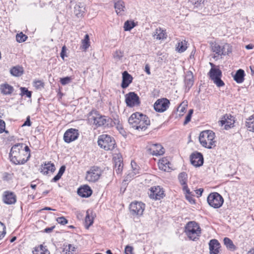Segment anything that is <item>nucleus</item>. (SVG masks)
I'll use <instances>...</instances> for the list:
<instances>
[{"instance_id": "obj_1", "label": "nucleus", "mask_w": 254, "mask_h": 254, "mask_svg": "<svg viewBox=\"0 0 254 254\" xmlns=\"http://www.w3.org/2000/svg\"><path fill=\"white\" fill-rule=\"evenodd\" d=\"M199 140L201 145L205 148L212 149L216 146L215 133L210 130H205L200 132Z\"/></svg>"}, {"instance_id": "obj_2", "label": "nucleus", "mask_w": 254, "mask_h": 254, "mask_svg": "<svg viewBox=\"0 0 254 254\" xmlns=\"http://www.w3.org/2000/svg\"><path fill=\"white\" fill-rule=\"evenodd\" d=\"M185 232L190 240L196 241L201 233V229L196 222L190 221L185 226Z\"/></svg>"}, {"instance_id": "obj_3", "label": "nucleus", "mask_w": 254, "mask_h": 254, "mask_svg": "<svg viewBox=\"0 0 254 254\" xmlns=\"http://www.w3.org/2000/svg\"><path fill=\"white\" fill-rule=\"evenodd\" d=\"M98 145L105 150H112L116 145L114 138L109 135L103 134L100 135L98 139Z\"/></svg>"}, {"instance_id": "obj_4", "label": "nucleus", "mask_w": 254, "mask_h": 254, "mask_svg": "<svg viewBox=\"0 0 254 254\" xmlns=\"http://www.w3.org/2000/svg\"><path fill=\"white\" fill-rule=\"evenodd\" d=\"M89 120L97 127L106 125L107 122L105 116L101 115L95 110H93L90 112Z\"/></svg>"}, {"instance_id": "obj_5", "label": "nucleus", "mask_w": 254, "mask_h": 254, "mask_svg": "<svg viewBox=\"0 0 254 254\" xmlns=\"http://www.w3.org/2000/svg\"><path fill=\"white\" fill-rule=\"evenodd\" d=\"M207 202L211 207L218 208L222 205L224 199L219 193L215 192L209 194L207 197Z\"/></svg>"}, {"instance_id": "obj_6", "label": "nucleus", "mask_w": 254, "mask_h": 254, "mask_svg": "<svg viewBox=\"0 0 254 254\" xmlns=\"http://www.w3.org/2000/svg\"><path fill=\"white\" fill-rule=\"evenodd\" d=\"M208 75L211 80L217 85L220 87L224 85V82L221 80L222 71L218 68L211 67L208 72Z\"/></svg>"}, {"instance_id": "obj_7", "label": "nucleus", "mask_w": 254, "mask_h": 254, "mask_svg": "<svg viewBox=\"0 0 254 254\" xmlns=\"http://www.w3.org/2000/svg\"><path fill=\"white\" fill-rule=\"evenodd\" d=\"M101 175V169L97 166L92 167L86 173V180L89 182H95Z\"/></svg>"}, {"instance_id": "obj_8", "label": "nucleus", "mask_w": 254, "mask_h": 254, "mask_svg": "<svg viewBox=\"0 0 254 254\" xmlns=\"http://www.w3.org/2000/svg\"><path fill=\"white\" fill-rule=\"evenodd\" d=\"M125 102L129 107L139 106L140 104L139 96L134 92H130L125 95Z\"/></svg>"}, {"instance_id": "obj_9", "label": "nucleus", "mask_w": 254, "mask_h": 254, "mask_svg": "<svg viewBox=\"0 0 254 254\" xmlns=\"http://www.w3.org/2000/svg\"><path fill=\"white\" fill-rule=\"evenodd\" d=\"M170 104L169 100L167 98L158 99L154 104V109L156 112L162 113L167 110Z\"/></svg>"}, {"instance_id": "obj_10", "label": "nucleus", "mask_w": 254, "mask_h": 254, "mask_svg": "<svg viewBox=\"0 0 254 254\" xmlns=\"http://www.w3.org/2000/svg\"><path fill=\"white\" fill-rule=\"evenodd\" d=\"M211 47V50L218 55H226L231 52V50H229L230 47L229 45L227 44L221 47L216 43H212Z\"/></svg>"}, {"instance_id": "obj_11", "label": "nucleus", "mask_w": 254, "mask_h": 254, "mask_svg": "<svg viewBox=\"0 0 254 254\" xmlns=\"http://www.w3.org/2000/svg\"><path fill=\"white\" fill-rule=\"evenodd\" d=\"M148 194L151 198L160 200L164 196V191L160 186H155L151 188Z\"/></svg>"}, {"instance_id": "obj_12", "label": "nucleus", "mask_w": 254, "mask_h": 254, "mask_svg": "<svg viewBox=\"0 0 254 254\" xmlns=\"http://www.w3.org/2000/svg\"><path fill=\"white\" fill-rule=\"evenodd\" d=\"M145 208V204L141 202H132L129 209L132 215H141Z\"/></svg>"}, {"instance_id": "obj_13", "label": "nucleus", "mask_w": 254, "mask_h": 254, "mask_svg": "<svg viewBox=\"0 0 254 254\" xmlns=\"http://www.w3.org/2000/svg\"><path fill=\"white\" fill-rule=\"evenodd\" d=\"M25 151L21 150L18 155H13L12 156H9L11 161L15 164H24L28 160V158L26 157V154H25Z\"/></svg>"}, {"instance_id": "obj_14", "label": "nucleus", "mask_w": 254, "mask_h": 254, "mask_svg": "<svg viewBox=\"0 0 254 254\" xmlns=\"http://www.w3.org/2000/svg\"><path fill=\"white\" fill-rule=\"evenodd\" d=\"M78 130L74 128L67 129L64 134V139L66 143L76 140L78 137Z\"/></svg>"}, {"instance_id": "obj_15", "label": "nucleus", "mask_w": 254, "mask_h": 254, "mask_svg": "<svg viewBox=\"0 0 254 254\" xmlns=\"http://www.w3.org/2000/svg\"><path fill=\"white\" fill-rule=\"evenodd\" d=\"M191 164L195 167H200L203 164V157L201 153L193 152L190 156Z\"/></svg>"}, {"instance_id": "obj_16", "label": "nucleus", "mask_w": 254, "mask_h": 254, "mask_svg": "<svg viewBox=\"0 0 254 254\" xmlns=\"http://www.w3.org/2000/svg\"><path fill=\"white\" fill-rule=\"evenodd\" d=\"M141 115V113L136 112L131 115L128 120V123L131 127L136 129V127H137V125L139 123Z\"/></svg>"}, {"instance_id": "obj_17", "label": "nucleus", "mask_w": 254, "mask_h": 254, "mask_svg": "<svg viewBox=\"0 0 254 254\" xmlns=\"http://www.w3.org/2000/svg\"><path fill=\"white\" fill-rule=\"evenodd\" d=\"M178 179L181 185L183 186V190L187 193L190 194L191 192L188 187L187 182L188 180V175L185 172H182L178 176Z\"/></svg>"}, {"instance_id": "obj_18", "label": "nucleus", "mask_w": 254, "mask_h": 254, "mask_svg": "<svg viewBox=\"0 0 254 254\" xmlns=\"http://www.w3.org/2000/svg\"><path fill=\"white\" fill-rule=\"evenodd\" d=\"M148 150L153 155L159 156L163 155L165 152V150L162 145L160 144H152Z\"/></svg>"}, {"instance_id": "obj_19", "label": "nucleus", "mask_w": 254, "mask_h": 254, "mask_svg": "<svg viewBox=\"0 0 254 254\" xmlns=\"http://www.w3.org/2000/svg\"><path fill=\"white\" fill-rule=\"evenodd\" d=\"M150 125V120L147 116L145 115L142 114L141 118H140L139 123L137 125V127L136 129L141 131L145 130L148 126Z\"/></svg>"}, {"instance_id": "obj_20", "label": "nucleus", "mask_w": 254, "mask_h": 254, "mask_svg": "<svg viewBox=\"0 0 254 254\" xmlns=\"http://www.w3.org/2000/svg\"><path fill=\"white\" fill-rule=\"evenodd\" d=\"M2 200L5 204H14L16 201V195L12 192L5 191L3 195Z\"/></svg>"}, {"instance_id": "obj_21", "label": "nucleus", "mask_w": 254, "mask_h": 254, "mask_svg": "<svg viewBox=\"0 0 254 254\" xmlns=\"http://www.w3.org/2000/svg\"><path fill=\"white\" fill-rule=\"evenodd\" d=\"M209 249L210 254H218L219 253V249L220 244L216 239H212L209 243Z\"/></svg>"}, {"instance_id": "obj_22", "label": "nucleus", "mask_w": 254, "mask_h": 254, "mask_svg": "<svg viewBox=\"0 0 254 254\" xmlns=\"http://www.w3.org/2000/svg\"><path fill=\"white\" fill-rule=\"evenodd\" d=\"M77 193L82 197H88L92 194V190L88 185H84L78 189Z\"/></svg>"}, {"instance_id": "obj_23", "label": "nucleus", "mask_w": 254, "mask_h": 254, "mask_svg": "<svg viewBox=\"0 0 254 254\" xmlns=\"http://www.w3.org/2000/svg\"><path fill=\"white\" fill-rule=\"evenodd\" d=\"M132 76L127 71H124L123 72V79L121 87L124 89L127 88L129 84L132 82Z\"/></svg>"}, {"instance_id": "obj_24", "label": "nucleus", "mask_w": 254, "mask_h": 254, "mask_svg": "<svg viewBox=\"0 0 254 254\" xmlns=\"http://www.w3.org/2000/svg\"><path fill=\"white\" fill-rule=\"evenodd\" d=\"M114 7L117 14L122 15L125 11V3L122 0H114Z\"/></svg>"}, {"instance_id": "obj_25", "label": "nucleus", "mask_w": 254, "mask_h": 254, "mask_svg": "<svg viewBox=\"0 0 254 254\" xmlns=\"http://www.w3.org/2000/svg\"><path fill=\"white\" fill-rule=\"evenodd\" d=\"M56 169L55 166L53 163L48 162L44 165H42L40 168V172L44 175H47L49 171L53 173Z\"/></svg>"}, {"instance_id": "obj_26", "label": "nucleus", "mask_w": 254, "mask_h": 254, "mask_svg": "<svg viewBox=\"0 0 254 254\" xmlns=\"http://www.w3.org/2000/svg\"><path fill=\"white\" fill-rule=\"evenodd\" d=\"M114 161L115 163L114 171L117 174H121L123 168V163L122 158L119 157L117 158L114 157Z\"/></svg>"}, {"instance_id": "obj_27", "label": "nucleus", "mask_w": 254, "mask_h": 254, "mask_svg": "<svg viewBox=\"0 0 254 254\" xmlns=\"http://www.w3.org/2000/svg\"><path fill=\"white\" fill-rule=\"evenodd\" d=\"M85 10V7L84 4L78 3L76 4L74 7V13L78 17L82 16Z\"/></svg>"}, {"instance_id": "obj_28", "label": "nucleus", "mask_w": 254, "mask_h": 254, "mask_svg": "<svg viewBox=\"0 0 254 254\" xmlns=\"http://www.w3.org/2000/svg\"><path fill=\"white\" fill-rule=\"evenodd\" d=\"M1 93L3 95L11 94L13 90V87L7 83L2 84L0 85Z\"/></svg>"}, {"instance_id": "obj_29", "label": "nucleus", "mask_w": 254, "mask_h": 254, "mask_svg": "<svg viewBox=\"0 0 254 254\" xmlns=\"http://www.w3.org/2000/svg\"><path fill=\"white\" fill-rule=\"evenodd\" d=\"M171 164L170 162L166 158H163L160 160L158 166L160 169L164 171H168L170 169L169 165Z\"/></svg>"}, {"instance_id": "obj_30", "label": "nucleus", "mask_w": 254, "mask_h": 254, "mask_svg": "<svg viewBox=\"0 0 254 254\" xmlns=\"http://www.w3.org/2000/svg\"><path fill=\"white\" fill-rule=\"evenodd\" d=\"M24 144L23 143H17L14 145L11 148L9 153V156L13 155H18V153L23 150V148Z\"/></svg>"}, {"instance_id": "obj_31", "label": "nucleus", "mask_w": 254, "mask_h": 254, "mask_svg": "<svg viewBox=\"0 0 254 254\" xmlns=\"http://www.w3.org/2000/svg\"><path fill=\"white\" fill-rule=\"evenodd\" d=\"M153 36L156 37V38L158 40H163L167 38V34L165 30L161 28H157Z\"/></svg>"}, {"instance_id": "obj_32", "label": "nucleus", "mask_w": 254, "mask_h": 254, "mask_svg": "<svg viewBox=\"0 0 254 254\" xmlns=\"http://www.w3.org/2000/svg\"><path fill=\"white\" fill-rule=\"evenodd\" d=\"M245 72L242 69L238 70L234 76V79L238 83L243 82L244 80Z\"/></svg>"}, {"instance_id": "obj_33", "label": "nucleus", "mask_w": 254, "mask_h": 254, "mask_svg": "<svg viewBox=\"0 0 254 254\" xmlns=\"http://www.w3.org/2000/svg\"><path fill=\"white\" fill-rule=\"evenodd\" d=\"M76 251V248L71 244L64 246L63 250V254H74Z\"/></svg>"}, {"instance_id": "obj_34", "label": "nucleus", "mask_w": 254, "mask_h": 254, "mask_svg": "<svg viewBox=\"0 0 254 254\" xmlns=\"http://www.w3.org/2000/svg\"><path fill=\"white\" fill-rule=\"evenodd\" d=\"M33 254H50V252L41 245L38 247H35L33 251Z\"/></svg>"}, {"instance_id": "obj_35", "label": "nucleus", "mask_w": 254, "mask_h": 254, "mask_svg": "<svg viewBox=\"0 0 254 254\" xmlns=\"http://www.w3.org/2000/svg\"><path fill=\"white\" fill-rule=\"evenodd\" d=\"M187 42L186 40L180 41L176 45V51L179 53L184 52L187 48Z\"/></svg>"}, {"instance_id": "obj_36", "label": "nucleus", "mask_w": 254, "mask_h": 254, "mask_svg": "<svg viewBox=\"0 0 254 254\" xmlns=\"http://www.w3.org/2000/svg\"><path fill=\"white\" fill-rule=\"evenodd\" d=\"M246 125L249 131L254 132V115L247 119Z\"/></svg>"}, {"instance_id": "obj_37", "label": "nucleus", "mask_w": 254, "mask_h": 254, "mask_svg": "<svg viewBox=\"0 0 254 254\" xmlns=\"http://www.w3.org/2000/svg\"><path fill=\"white\" fill-rule=\"evenodd\" d=\"M10 73L15 76H19L23 73L22 68L19 66H15L10 69Z\"/></svg>"}, {"instance_id": "obj_38", "label": "nucleus", "mask_w": 254, "mask_h": 254, "mask_svg": "<svg viewBox=\"0 0 254 254\" xmlns=\"http://www.w3.org/2000/svg\"><path fill=\"white\" fill-rule=\"evenodd\" d=\"M224 243L226 246L227 249L233 251L235 249V246H234L232 241L228 238H225L224 239Z\"/></svg>"}, {"instance_id": "obj_39", "label": "nucleus", "mask_w": 254, "mask_h": 254, "mask_svg": "<svg viewBox=\"0 0 254 254\" xmlns=\"http://www.w3.org/2000/svg\"><path fill=\"white\" fill-rule=\"evenodd\" d=\"M89 37L88 34H86L84 39L82 40V49L86 50L90 46Z\"/></svg>"}, {"instance_id": "obj_40", "label": "nucleus", "mask_w": 254, "mask_h": 254, "mask_svg": "<svg viewBox=\"0 0 254 254\" xmlns=\"http://www.w3.org/2000/svg\"><path fill=\"white\" fill-rule=\"evenodd\" d=\"M85 222L87 228H88L90 226L93 222V217L90 216L89 210L86 211Z\"/></svg>"}, {"instance_id": "obj_41", "label": "nucleus", "mask_w": 254, "mask_h": 254, "mask_svg": "<svg viewBox=\"0 0 254 254\" xmlns=\"http://www.w3.org/2000/svg\"><path fill=\"white\" fill-rule=\"evenodd\" d=\"M204 0H190L189 3L194 7H202Z\"/></svg>"}, {"instance_id": "obj_42", "label": "nucleus", "mask_w": 254, "mask_h": 254, "mask_svg": "<svg viewBox=\"0 0 254 254\" xmlns=\"http://www.w3.org/2000/svg\"><path fill=\"white\" fill-rule=\"evenodd\" d=\"M135 25L134 22L127 21L125 22L124 24V30L125 31H130L131 29H132L134 27H135Z\"/></svg>"}, {"instance_id": "obj_43", "label": "nucleus", "mask_w": 254, "mask_h": 254, "mask_svg": "<svg viewBox=\"0 0 254 254\" xmlns=\"http://www.w3.org/2000/svg\"><path fill=\"white\" fill-rule=\"evenodd\" d=\"M27 38V36L25 34L21 32L19 34H17L16 36V39L17 42L21 43L25 41Z\"/></svg>"}, {"instance_id": "obj_44", "label": "nucleus", "mask_w": 254, "mask_h": 254, "mask_svg": "<svg viewBox=\"0 0 254 254\" xmlns=\"http://www.w3.org/2000/svg\"><path fill=\"white\" fill-rule=\"evenodd\" d=\"M21 96L26 95L28 98H31L32 96V92L29 91L26 87H21Z\"/></svg>"}, {"instance_id": "obj_45", "label": "nucleus", "mask_w": 254, "mask_h": 254, "mask_svg": "<svg viewBox=\"0 0 254 254\" xmlns=\"http://www.w3.org/2000/svg\"><path fill=\"white\" fill-rule=\"evenodd\" d=\"M34 86L37 89H41L44 87V83L42 80H36L34 81L33 82Z\"/></svg>"}, {"instance_id": "obj_46", "label": "nucleus", "mask_w": 254, "mask_h": 254, "mask_svg": "<svg viewBox=\"0 0 254 254\" xmlns=\"http://www.w3.org/2000/svg\"><path fill=\"white\" fill-rule=\"evenodd\" d=\"M71 77L66 76L60 79V82L63 85H65L69 83L72 80Z\"/></svg>"}, {"instance_id": "obj_47", "label": "nucleus", "mask_w": 254, "mask_h": 254, "mask_svg": "<svg viewBox=\"0 0 254 254\" xmlns=\"http://www.w3.org/2000/svg\"><path fill=\"white\" fill-rule=\"evenodd\" d=\"M6 234L5 226L0 222V240L4 237Z\"/></svg>"}, {"instance_id": "obj_48", "label": "nucleus", "mask_w": 254, "mask_h": 254, "mask_svg": "<svg viewBox=\"0 0 254 254\" xmlns=\"http://www.w3.org/2000/svg\"><path fill=\"white\" fill-rule=\"evenodd\" d=\"M123 57V53L121 51H116L114 54V58L116 60H120Z\"/></svg>"}, {"instance_id": "obj_49", "label": "nucleus", "mask_w": 254, "mask_h": 254, "mask_svg": "<svg viewBox=\"0 0 254 254\" xmlns=\"http://www.w3.org/2000/svg\"><path fill=\"white\" fill-rule=\"evenodd\" d=\"M131 165L132 168V171H133L132 173H133V175L132 176L139 173L138 169L136 167L137 165H136L135 162L134 161H131Z\"/></svg>"}, {"instance_id": "obj_50", "label": "nucleus", "mask_w": 254, "mask_h": 254, "mask_svg": "<svg viewBox=\"0 0 254 254\" xmlns=\"http://www.w3.org/2000/svg\"><path fill=\"white\" fill-rule=\"evenodd\" d=\"M57 222L62 225H64L67 223V220L64 217H58L57 219Z\"/></svg>"}, {"instance_id": "obj_51", "label": "nucleus", "mask_w": 254, "mask_h": 254, "mask_svg": "<svg viewBox=\"0 0 254 254\" xmlns=\"http://www.w3.org/2000/svg\"><path fill=\"white\" fill-rule=\"evenodd\" d=\"M125 251L126 254H133V248L131 246H127L125 248Z\"/></svg>"}, {"instance_id": "obj_52", "label": "nucleus", "mask_w": 254, "mask_h": 254, "mask_svg": "<svg viewBox=\"0 0 254 254\" xmlns=\"http://www.w3.org/2000/svg\"><path fill=\"white\" fill-rule=\"evenodd\" d=\"M23 149L25 151V154H26V157L29 159L30 156L29 148L28 146L25 145Z\"/></svg>"}, {"instance_id": "obj_53", "label": "nucleus", "mask_w": 254, "mask_h": 254, "mask_svg": "<svg viewBox=\"0 0 254 254\" xmlns=\"http://www.w3.org/2000/svg\"><path fill=\"white\" fill-rule=\"evenodd\" d=\"M186 193V197L187 200L191 203V204H194L195 203V200L194 199L191 197V196H190L189 194L187 193L186 192H185Z\"/></svg>"}, {"instance_id": "obj_54", "label": "nucleus", "mask_w": 254, "mask_h": 254, "mask_svg": "<svg viewBox=\"0 0 254 254\" xmlns=\"http://www.w3.org/2000/svg\"><path fill=\"white\" fill-rule=\"evenodd\" d=\"M193 77L191 76V78H186V83L188 86H191L193 84Z\"/></svg>"}, {"instance_id": "obj_55", "label": "nucleus", "mask_w": 254, "mask_h": 254, "mask_svg": "<svg viewBox=\"0 0 254 254\" xmlns=\"http://www.w3.org/2000/svg\"><path fill=\"white\" fill-rule=\"evenodd\" d=\"M5 126L4 122L0 120V133L2 132L4 130Z\"/></svg>"}, {"instance_id": "obj_56", "label": "nucleus", "mask_w": 254, "mask_h": 254, "mask_svg": "<svg viewBox=\"0 0 254 254\" xmlns=\"http://www.w3.org/2000/svg\"><path fill=\"white\" fill-rule=\"evenodd\" d=\"M31 125V121L30 120V117L28 116L27 119H26V121L24 122V123L23 124V126H30Z\"/></svg>"}, {"instance_id": "obj_57", "label": "nucleus", "mask_w": 254, "mask_h": 254, "mask_svg": "<svg viewBox=\"0 0 254 254\" xmlns=\"http://www.w3.org/2000/svg\"><path fill=\"white\" fill-rule=\"evenodd\" d=\"M66 51V47L65 46L62 47V51L61 53V57L63 59H64L65 56V53Z\"/></svg>"}, {"instance_id": "obj_58", "label": "nucleus", "mask_w": 254, "mask_h": 254, "mask_svg": "<svg viewBox=\"0 0 254 254\" xmlns=\"http://www.w3.org/2000/svg\"><path fill=\"white\" fill-rule=\"evenodd\" d=\"M191 116L189 115H187L186 117L184 123V125H187L189 122H190Z\"/></svg>"}, {"instance_id": "obj_59", "label": "nucleus", "mask_w": 254, "mask_h": 254, "mask_svg": "<svg viewBox=\"0 0 254 254\" xmlns=\"http://www.w3.org/2000/svg\"><path fill=\"white\" fill-rule=\"evenodd\" d=\"M65 170V167L64 166H62L60 168L58 174H59L62 176L63 175V174L64 173Z\"/></svg>"}, {"instance_id": "obj_60", "label": "nucleus", "mask_w": 254, "mask_h": 254, "mask_svg": "<svg viewBox=\"0 0 254 254\" xmlns=\"http://www.w3.org/2000/svg\"><path fill=\"white\" fill-rule=\"evenodd\" d=\"M55 228V226H52L51 227L46 228L44 229V232L49 233H51L53 229Z\"/></svg>"}, {"instance_id": "obj_61", "label": "nucleus", "mask_w": 254, "mask_h": 254, "mask_svg": "<svg viewBox=\"0 0 254 254\" xmlns=\"http://www.w3.org/2000/svg\"><path fill=\"white\" fill-rule=\"evenodd\" d=\"M203 191V189H199L195 190L196 193L198 195L197 197L201 196L202 192Z\"/></svg>"}, {"instance_id": "obj_62", "label": "nucleus", "mask_w": 254, "mask_h": 254, "mask_svg": "<svg viewBox=\"0 0 254 254\" xmlns=\"http://www.w3.org/2000/svg\"><path fill=\"white\" fill-rule=\"evenodd\" d=\"M145 71L148 74H150V67L148 64H146L145 67Z\"/></svg>"}, {"instance_id": "obj_63", "label": "nucleus", "mask_w": 254, "mask_h": 254, "mask_svg": "<svg viewBox=\"0 0 254 254\" xmlns=\"http://www.w3.org/2000/svg\"><path fill=\"white\" fill-rule=\"evenodd\" d=\"M60 179V178L56 175L51 180V182H56Z\"/></svg>"}, {"instance_id": "obj_64", "label": "nucleus", "mask_w": 254, "mask_h": 254, "mask_svg": "<svg viewBox=\"0 0 254 254\" xmlns=\"http://www.w3.org/2000/svg\"><path fill=\"white\" fill-rule=\"evenodd\" d=\"M254 48V46L251 44H249L246 46L247 49H252Z\"/></svg>"}]
</instances>
